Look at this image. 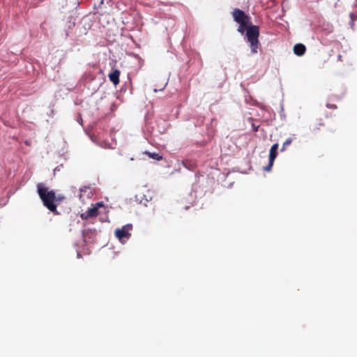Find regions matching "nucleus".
<instances>
[{"label": "nucleus", "mask_w": 357, "mask_h": 357, "mask_svg": "<svg viewBox=\"0 0 357 357\" xmlns=\"http://www.w3.org/2000/svg\"><path fill=\"white\" fill-rule=\"evenodd\" d=\"M182 164L189 170H193L196 167V164L194 161L185 160L182 162Z\"/></svg>", "instance_id": "8"}, {"label": "nucleus", "mask_w": 357, "mask_h": 357, "mask_svg": "<svg viewBox=\"0 0 357 357\" xmlns=\"http://www.w3.org/2000/svg\"><path fill=\"white\" fill-rule=\"evenodd\" d=\"M324 126V123L322 120H319L318 123H314L312 127V130L314 132H317L320 130L321 127Z\"/></svg>", "instance_id": "10"}, {"label": "nucleus", "mask_w": 357, "mask_h": 357, "mask_svg": "<svg viewBox=\"0 0 357 357\" xmlns=\"http://www.w3.org/2000/svg\"><path fill=\"white\" fill-rule=\"evenodd\" d=\"M37 192L43 205L51 212L59 214L56 204L62 202L65 197L63 195L56 196L53 190H48V188L43 183L37 184Z\"/></svg>", "instance_id": "2"}, {"label": "nucleus", "mask_w": 357, "mask_h": 357, "mask_svg": "<svg viewBox=\"0 0 357 357\" xmlns=\"http://www.w3.org/2000/svg\"><path fill=\"white\" fill-rule=\"evenodd\" d=\"M121 72L118 69H114L108 75L109 80L116 86L119 83V76Z\"/></svg>", "instance_id": "6"}, {"label": "nucleus", "mask_w": 357, "mask_h": 357, "mask_svg": "<svg viewBox=\"0 0 357 357\" xmlns=\"http://www.w3.org/2000/svg\"><path fill=\"white\" fill-rule=\"evenodd\" d=\"M291 142H292V139L291 138L287 139L286 141L282 144V147L281 149V151H284V150H286L287 146H289L291 144Z\"/></svg>", "instance_id": "11"}, {"label": "nucleus", "mask_w": 357, "mask_h": 357, "mask_svg": "<svg viewBox=\"0 0 357 357\" xmlns=\"http://www.w3.org/2000/svg\"><path fill=\"white\" fill-rule=\"evenodd\" d=\"M82 194H80L79 195V199H82Z\"/></svg>", "instance_id": "18"}, {"label": "nucleus", "mask_w": 357, "mask_h": 357, "mask_svg": "<svg viewBox=\"0 0 357 357\" xmlns=\"http://www.w3.org/2000/svg\"><path fill=\"white\" fill-rule=\"evenodd\" d=\"M98 215V207L93 206L88 208L84 213H82L81 218L83 220H86L90 218L97 217Z\"/></svg>", "instance_id": "4"}, {"label": "nucleus", "mask_w": 357, "mask_h": 357, "mask_svg": "<svg viewBox=\"0 0 357 357\" xmlns=\"http://www.w3.org/2000/svg\"><path fill=\"white\" fill-rule=\"evenodd\" d=\"M234 20L239 24L237 31L241 34L246 31V38L250 45L251 53L255 54L257 53V50L260 45L259 28L257 25H252L250 17L239 8H234L232 12Z\"/></svg>", "instance_id": "1"}, {"label": "nucleus", "mask_w": 357, "mask_h": 357, "mask_svg": "<svg viewBox=\"0 0 357 357\" xmlns=\"http://www.w3.org/2000/svg\"><path fill=\"white\" fill-rule=\"evenodd\" d=\"M278 143L273 144L272 146L271 147V149H274V151H278Z\"/></svg>", "instance_id": "15"}, {"label": "nucleus", "mask_w": 357, "mask_h": 357, "mask_svg": "<svg viewBox=\"0 0 357 357\" xmlns=\"http://www.w3.org/2000/svg\"><path fill=\"white\" fill-rule=\"evenodd\" d=\"M144 154L149 155V158H153L158 161L161 160L162 159V157L157 153H150L149 151H145Z\"/></svg>", "instance_id": "9"}, {"label": "nucleus", "mask_w": 357, "mask_h": 357, "mask_svg": "<svg viewBox=\"0 0 357 357\" xmlns=\"http://www.w3.org/2000/svg\"><path fill=\"white\" fill-rule=\"evenodd\" d=\"M277 151H274V149H270L268 165L264 167V171L269 172L271 169L274 163V160L277 157Z\"/></svg>", "instance_id": "5"}, {"label": "nucleus", "mask_w": 357, "mask_h": 357, "mask_svg": "<svg viewBox=\"0 0 357 357\" xmlns=\"http://www.w3.org/2000/svg\"><path fill=\"white\" fill-rule=\"evenodd\" d=\"M278 143L273 144L272 146L271 147V149H274V151H278Z\"/></svg>", "instance_id": "14"}, {"label": "nucleus", "mask_w": 357, "mask_h": 357, "mask_svg": "<svg viewBox=\"0 0 357 357\" xmlns=\"http://www.w3.org/2000/svg\"><path fill=\"white\" fill-rule=\"evenodd\" d=\"M252 128L255 132L258 131L259 126H255L254 124L252 125Z\"/></svg>", "instance_id": "16"}, {"label": "nucleus", "mask_w": 357, "mask_h": 357, "mask_svg": "<svg viewBox=\"0 0 357 357\" xmlns=\"http://www.w3.org/2000/svg\"><path fill=\"white\" fill-rule=\"evenodd\" d=\"M306 50L305 46L301 43L296 44L294 47V52L298 56H302Z\"/></svg>", "instance_id": "7"}, {"label": "nucleus", "mask_w": 357, "mask_h": 357, "mask_svg": "<svg viewBox=\"0 0 357 357\" xmlns=\"http://www.w3.org/2000/svg\"><path fill=\"white\" fill-rule=\"evenodd\" d=\"M326 107L329 109H337V105L334 104H327Z\"/></svg>", "instance_id": "13"}, {"label": "nucleus", "mask_w": 357, "mask_h": 357, "mask_svg": "<svg viewBox=\"0 0 357 357\" xmlns=\"http://www.w3.org/2000/svg\"><path fill=\"white\" fill-rule=\"evenodd\" d=\"M337 58H338V60H339V61H342V56H341L340 54H339V55H338V57H337Z\"/></svg>", "instance_id": "17"}, {"label": "nucleus", "mask_w": 357, "mask_h": 357, "mask_svg": "<svg viewBox=\"0 0 357 357\" xmlns=\"http://www.w3.org/2000/svg\"><path fill=\"white\" fill-rule=\"evenodd\" d=\"M132 229V225L131 224H127L121 228L116 229L114 234L116 237L122 242L124 239H128L130 237V231Z\"/></svg>", "instance_id": "3"}, {"label": "nucleus", "mask_w": 357, "mask_h": 357, "mask_svg": "<svg viewBox=\"0 0 357 357\" xmlns=\"http://www.w3.org/2000/svg\"><path fill=\"white\" fill-rule=\"evenodd\" d=\"M350 19H351V25L353 26L354 24V22L357 20V13H351L349 15Z\"/></svg>", "instance_id": "12"}, {"label": "nucleus", "mask_w": 357, "mask_h": 357, "mask_svg": "<svg viewBox=\"0 0 357 357\" xmlns=\"http://www.w3.org/2000/svg\"><path fill=\"white\" fill-rule=\"evenodd\" d=\"M356 6H357V0H356Z\"/></svg>", "instance_id": "19"}]
</instances>
